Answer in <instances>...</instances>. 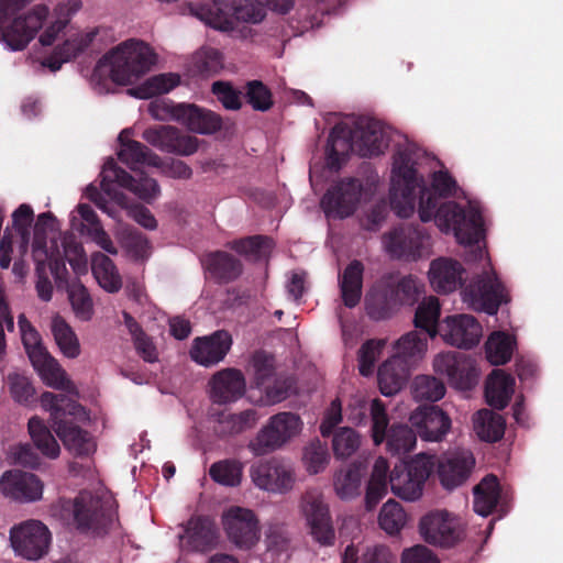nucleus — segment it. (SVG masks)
Segmentation results:
<instances>
[{"instance_id": "obj_59", "label": "nucleus", "mask_w": 563, "mask_h": 563, "mask_svg": "<svg viewBox=\"0 0 563 563\" xmlns=\"http://www.w3.org/2000/svg\"><path fill=\"white\" fill-rule=\"evenodd\" d=\"M483 334L482 325L471 314H460V349L477 345Z\"/></svg>"}, {"instance_id": "obj_38", "label": "nucleus", "mask_w": 563, "mask_h": 563, "mask_svg": "<svg viewBox=\"0 0 563 563\" xmlns=\"http://www.w3.org/2000/svg\"><path fill=\"white\" fill-rule=\"evenodd\" d=\"M80 7V0H66L58 3L54 10L55 20L45 29L43 34H41L40 43L43 46L52 45L59 33L66 29L71 15L75 14Z\"/></svg>"}, {"instance_id": "obj_9", "label": "nucleus", "mask_w": 563, "mask_h": 563, "mask_svg": "<svg viewBox=\"0 0 563 563\" xmlns=\"http://www.w3.org/2000/svg\"><path fill=\"white\" fill-rule=\"evenodd\" d=\"M433 468V457L426 454L417 455L409 463L396 464L389 476L391 492L407 501L419 499Z\"/></svg>"}, {"instance_id": "obj_7", "label": "nucleus", "mask_w": 563, "mask_h": 563, "mask_svg": "<svg viewBox=\"0 0 563 563\" xmlns=\"http://www.w3.org/2000/svg\"><path fill=\"white\" fill-rule=\"evenodd\" d=\"M57 507L63 519L73 521L82 532H106L115 518L113 501L90 492H80L74 499L59 498Z\"/></svg>"}, {"instance_id": "obj_43", "label": "nucleus", "mask_w": 563, "mask_h": 563, "mask_svg": "<svg viewBox=\"0 0 563 563\" xmlns=\"http://www.w3.org/2000/svg\"><path fill=\"white\" fill-rule=\"evenodd\" d=\"M209 475L213 482L225 487H236L243 477V464L235 459H224L211 464Z\"/></svg>"}, {"instance_id": "obj_3", "label": "nucleus", "mask_w": 563, "mask_h": 563, "mask_svg": "<svg viewBox=\"0 0 563 563\" xmlns=\"http://www.w3.org/2000/svg\"><path fill=\"white\" fill-rule=\"evenodd\" d=\"M387 146L384 131L377 120L360 118L353 126L335 124L327 145V164L331 169H340L347 153L353 150L362 157L378 156Z\"/></svg>"}, {"instance_id": "obj_25", "label": "nucleus", "mask_w": 563, "mask_h": 563, "mask_svg": "<svg viewBox=\"0 0 563 563\" xmlns=\"http://www.w3.org/2000/svg\"><path fill=\"white\" fill-rule=\"evenodd\" d=\"M423 540L441 548L453 547L457 534L446 511H432L423 516L419 523Z\"/></svg>"}, {"instance_id": "obj_53", "label": "nucleus", "mask_w": 563, "mask_h": 563, "mask_svg": "<svg viewBox=\"0 0 563 563\" xmlns=\"http://www.w3.org/2000/svg\"><path fill=\"white\" fill-rule=\"evenodd\" d=\"M360 446V437L349 427L338 429L333 433L332 449L336 459H346L354 454Z\"/></svg>"}, {"instance_id": "obj_5", "label": "nucleus", "mask_w": 563, "mask_h": 563, "mask_svg": "<svg viewBox=\"0 0 563 563\" xmlns=\"http://www.w3.org/2000/svg\"><path fill=\"white\" fill-rule=\"evenodd\" d=\"M157 55L144 41L126 40L97 63L96 70L109 69L111 80L119 85H130L140 79L156 64Z\"/></svg>"}, {"instance_id": "obj_32", "label": "nucleus", "mask_w": 563, "mask_h": 563, "mask_svg": "<svg viewBox=\"0 0 563 563\" xmlns=\"http://www.w3.org/2000/svg\"><path fill=\"white\" fill-rule=\"evenodd\" d=\"M126 133L128 129L123 130L118 137L121 146L118 152L119 159L133 170L136 169V165L139 164L159 167L161 157L153 153L146 145L137 141L124 142V135Z\"/></svg>"}, {"instance_id": "obj_55", "label": "nucleus", "mask_w": 563, "mask_h": 563, "mask_svg": "<svg viewBox=\"0 0 563 563\" xmlns=\"http://www.w3.org/2000/svg\"><path fill=\"white\" fill-rule=\"evenodd\" d=\"M7 384L14 401L29 405L33 400L35 388L27 376L20 373H10L7 376Z\"/></svg>"}, {"instance_id": "obj_46", "label": "nucleus", "mask_w": 563, "mask_h": 563, "mask_svg": "<svg viewBox=\"0 0 563 563\" xmlns=\"http://www.w3.org/2000/svg\"><path fill=\"white\" fill-rule=\"evenodd\" d=\"M411 394L417 401L435 402L445 395V385L434 376L418 375L411 384Z\"/></svg>"}, {"instance_id": "obj_11", "label": "nucleus", "mask_w": 563, "mask_h": 563, "mask_svg": "<svg viewBox=\"0 0 563 563\" xmlns=\"http://www.w3.org/2000/svg\"><path fill=\"white\" fill-rule=\"evenodd\" d=\"M431 236L420 225L400 224L384 233L382 241L391 258L417 261L430 253Z\"/></svg>"}, {"instance_id": "obj_13", "label": "nucleus", "mask_w": 563, "mask_h": 563, "mask_svg": "<svg viewBox=\"0 0 563 563\" xmlns=\"http://www.w3.org/2000/svg\"><path fill=\"white\" fill-rule=\"evenodd\" d=\"M101 176L100 187L109 196L112 195L114 184L132 191L147 203L154 201L161 194L156 179L146 176L143 172L133 177L122 167L118 166L113 159L104 164Z\"/></svg>"}, {"instance_id": "obj_20", "label": "nucleus", "mask_w": 563, "mask_h": 563, "mask_svg": "<svg viewBox=\"0 0 563 563\" xmlns=\"http://www.w3.org/2000/svg\"><path fill=\"white\" fill-rule=\"evenodd\" d=\"M43 483L33 473L8 471L0 478V490L5 497L20 503H33L42 498Z\"/></svg>"}, {"instance_id": "obj_6", "label": "nucleus", "mask_w": 563, "mask_h": 563, "mask_svg": "<svg viewBox=\"0 0 563 563\" xmlns=\"http://www.w3.org/2000/svg\"><path fill=\"white\" fill-rule=\"evenodd\" d=\"M31 1L5 0L0 2V41L4 42L12 51L25 48L48 16V8L37 4L25 15L12 19L15 12Z\"/></svg>"}, {"instance_id": "obj_30", "label": "nucleus", "mask_w": 563, "mask_h": 563, "mask_svg": "<svg viewBox=\"0 0 563 563\" xmlns=\"http://www.w3.org/2000/svg\"><path fill=\"white\" fill-rule=\"evenodd\" d=\"M515 391V378L501 369H494L485 387L487 404L498 410L508 406Z\"/></svg>"}, {"instance_id": "obj_17", "label": "nucleus", "mask_w": 563, "mask_h": 563, "mask_svg": "<svg viewBox=\"0 0 563 563\" xmlns=\"http://www.w3.org/2000/svg\"><path fill=\"white\" fill-rule=\"evenodd\" d=\"M302 512L306 517L310 534L321 545H332L335 533L328 505L320 495L307 493L301 501Z\"/></svg>"}, {"instance_id": "obj_14", "label": "nucleus", "mask_w": 563, "mask_h": 563, "mask_svg": "<svg viewBox=\"0 0 563 563\" xmlns=\"http://www.w3.org/2000/svg\"><path fill=\"white\" fill-rule=\"evenodd\" d=\"M363 192V183L357 178H343L327 190L321 208L328 218L344 219L352 216Z\"/></svg>"}, {"instance_id": "obj_18", "label": "nucleus", "mask_w": 563, "mask_h": 563, "mask_svg": "<svg viewBox=\"0 0 563 563\" xmlns=\"http://www.w3.org/2000/svg\"><path fill=\"white\" fill-rule=\"evenodd\" d=\"M229 539L240 549H251L260 539L258 520L250 509L230 508L223 516Z\"/></svg>"}, {"instance_id": "obj_48", "label": "nucleus", "mask_w": 563, "mask_h": 563, "mask_svg": "<svg viewBox=\"0 0 563 563\" xmlns=\"http://www.w3.org/2000/svg\"><path fill=\"white\" fill-rule=\"evenodd\" d=\"M407 515L399 503L387 500L379 512V527L388 534H397L406 525Z\"/></svg>"}, {"instance_id": "obj_37", "label": "nucleus", "mask_w": 563, "mask_h": 563, "mask_svg": "<svg viewBox=\"0 0 563 563\" xmlns=\"http://www.w3.org/2000/svg\"><path fill=\"white\" fill-rule=\"evenodd\" d=\"M473 493L474 511L482 517H487L496 507L499 499L500 488L497 477L493 474L486 475L479 484L474 487Z\"/></svg>"}, {"instance_id": "obj_16", "label": "nucleus", "mask_w": 563, "mask_h": 563, "mask_svg": "<svg viewBox=\"0 0 563 563\" xmlns=\"http://www.w3.org/2000/svg\"><path fill=\"white\" fill-rule=\"evenodd\" d=\"M250 474L258 488L272 493H286L295 483L292 466L278 457L258 462L251 467Z\"/></svg>"}, {"instance_id": "obj_51", "label": "nucleus", "mask_w": 563, "mask_h": 563, "mask_svg": "<svg viewBox=\"0 0 563 563\" xmlns=\"http://www.w3.org/2000/svg\"><path fill=\"white\" fill-rule=\"evenodd\" d=\"M251 363L254 368V384L257 388L266 386L277 374L275 356L264 350L254 352Z\"/></svg>"}, {"instance_id": "obj_22", "label": "nucleus", "mask_w": 563, "mask_h": 563, "mask_svg": "<svg viewBox=\"0 0 563 563\" xmlns=\"http://www.w3.org/2000/svg\"><path fill=\"white\" fill-rule=\"evenodd\" d=\"M209 396L213 404L228 405L242 398L246 390L243 373L236 368H224L212 375Z\"/></svg>"}, {"instance_id": "obj_39", "label": "nucleus", "mask_w": 563, "mask_h": 563, "mask_svg": "<svg viewBox=\"0 0 563 563\" xmlns=\"http://www.w3.org/2000/svg\"><path fill=\"white\" fill-rule=\"evenodd\" d=\"M51 331L62 354L68 358H76L80 354V343L67 321L59 314L52 318Z\"/></svg>"}, {"instance_id": "obj_62", "label": "nucleus", "mask_w": 563, "mask_h": 563, "mask_svg": "<svg viewBox=\"0 0 563 563\" xmlns=\"http://www.w3.org/2000/svg\"><path fill=\"white\" fill-rule=\"evenodd\" d=\"M211 91L227 110L236 111L242 108L241 92L231 82L214 81Z\"/></svg>"}, {"instance_id": "obj_44", "label": "nucleus", "mask_w": 563, "mask_h": 563, "mask_svg": "<svg viewBox=\"0 0 563 563\" xmlns=\"http://www.w3.org/2000/svg\"><path fill=\"white\" fill-rule=\"evenodd\" d=\"M362 481L361 466L356 464L349 465L345 470H340L334 475V489L341 499H351L360 495Z\"/></svg>"}, {"instance_id": "obj_41", "label": "nucleus", "mask_w": 563, "mask_h": 563, "mask_svg": "<svg viewBox=\"0 0 563 563\" xmlns=\"http://www.w3.org/2000/svg\"><path fill=\"white\" fill-rule=\"evenodd\" d=\"M515 345L516 341L510 334L503 331L493 332L485 343L488 362L496 366L506 364L512 356Z\"/></svg>"}, {"instance_id": "obj_36", "label": "nucleus", "mask_w": 563, "mask_h": 563, "mask_svg": "<svg viewBox=\"0 0 563 563\" xmlns=\"http://www.w3.org/2000/svg\"><path fill=\"white\" fill-rule=\"evenodd\" d=\"M473 428L482 441L493 443L504 437L506 421L501 415L482 409L474 415Z\"/></svg>"}, {"instance_id": "obj_31", "label": "nucleus", "mask_w": 563, "mask_h": 563, "mask_svg": "<svg viewBox=\"0 0 563 563\" xmlns=\"http://www.w3.org/2000/svg\"><path fill=\"white\" fill-rule=\"evenodd\" d=\"M364 265L358 260H353L339 276V285L343 303L347 308L358 305L362 297Z\"/></svg>"}, {"instance_id": "obj_54", "label": "nucleus", "mask_w": 563, "mask_h": 563, "mask_svg": "<svg viewBox=\"0 0 563 563\" xmlns=\"http://www.w3.org/2000/svg\"><path fill=\"white\" fill-rule=\"evenodd\" d=\"M386 341L371 339L364 342L358 351V371L362 376H369L375 367Z\"/></svg>"}, {"instance_id": "obj_61", "label": "nucleus", "mask_w": 563, "mask_h": 563, "mask_svg": "<svg viewBox=\"0 0 563 563\" xmlns=\"http://www.w3.org/2000/svg\"><path fill=\"white\" fill-rule=\"evenodd\" d=\"M421 295V287L412 276L402 277L393 290L395 300L401 305H415Z\"/></svg>"}, {"instance_id": "obj_50", "label": "nucleus", "mask_w": 563, "mask_h": 563, "mask_svg": "<svg viewBox=\"0 0 563 563\" xmlns=\"http://www.w3.org/2000/svg\"><path fill=\"white\" fill-rule=\"evenodd\" d=\"M296 379L292 375L277 373L271 383L262 386L266 399L271 404H277L287 399L296 389Z\"/></svg>"}, {"instance_id": "obj_10", "label": "nucleus", "mask_w": 563, "mask_h": 563, "mask_svg": "<svg viewBox=\"0 0 563 563\" xmlns=\"http://www.w3.org/2000/svg\"><path fill=\"white\" fill-rule=\"evenodd\" d=\"M152 114L157 119H165L168 114L173 120L185 125L189 131L198 134H213L222 129L220 114L195 103H174L173 101L151 106Z\"/></svg>"}, {"instance_id": "obj_52", "label": "nucleus", "mask_w": 563, "mask_h": 563, "mask_svg": "<svg viewBox=\"0 0 563 563\" xmlns=\"http://www.w3.org/2000/svg\"><path fill=\"white\" fill-rule=\"evenodd\" d=\"M245 99L255 111L261 112L268 111L274 104L271 89L263 81L256 79L246 82Z\"/></svg>"}, {"instance_id": "obj_29", "label": "nucleus", "mask_w": 563, "mask_h": 563, "mask_svg": "<svg viewBox=\"0 0 563 563\" xmlns=\"http://www.w3.org/2000/svg\"><path fill=\"white\" fill-rule=\"evenodd\" d=\"M211 277L219 284L238 279L243 272L242 262L225 251L207 254L202 261Z\"/></svg>"}, {"instance_id": "obj_28", "label": "nucleus", "mask_w": 563, "mask_h": 563, "mask_svg": "<svg viewBox=\"0 0 563 563\" xmlns=\"http://www.w3.org/2000/svg\"><path fill=\"white\" fill-rule=\"evenodd\" d=\"M96 35L97 32L91 31L69 36L62 45L56 46L52 54L44 58L42 65L52 71L59 70L64 63L71 60L82 53L92 43Z\"/></svg>"}, {"instance_id": "obj_8", "label": "nucleus", "mask_w": 563, "mask_h": 563, "mask_svg": "<svg viewBox=\"0 0 563 563\" xmlns=\"http://www.w3.org/2000/svg\"><path fill=\"white\" fill-rule=\"evenodd\" d=\"M371 435L375 445L386 442V450L393 455L409 453L417 443V433L407 424H393L384 402L376 398L369 406Z\"/></svg>"}, {"instance_id": "obj_56", "label": "nucleus", "mask_w": 563, "mask_h": 563, "mask_svg": "<svg viewBox=\"0 0 563 563\" xmlns=\"http://www.w3.org/2000/svg\"><path fill=\"white\" fill-rule=\"evenodd\" d=\"M33 221L34 211L27 203L20 205L12 213V228L19 234L22 247L30 243Z\"/></svg>"}, {"instance_id": "obj_19", "label": "nucleus", "mask_w": 563, "mask_h": 563, "mask_svg": "<svg viewBox=\"0 0 563 563\" xmlns=\"http://www.w3.org/2000/svg\"><path fill=\"white\" fill-rule=\"evenodd\" d=\"M142 137L159 151L188 156L197 152L198 139L181 133L172 125H158L146 129Z\"/></svg>"}, {"instance_id": "obj_24", "label": "nucleus", "mask_w": 563, "mask_h": 563, "mask_svg": "<svg viewBox=\"0 0 563 563\" xmlns=\"http://www.w3.org/2000/svg\"><path fill=\"white\" fill-rule=\"evenodd\" d=\"M232 345V336L225 330H218L209 336L196 338L190 349V357L206 367L221 362Z\"/></svg>"}, {"instance_id": "obj_57", "label": "nucleus", "mask_w": 563, "mask_h": 563, "mask_svg": "<svg viewBox=\"0 0 563 563\" xmlns=\"http://www.w3.org/2000/svg\"><path fill=\"white\" fill-rule=\"evenodd\" d=\"M302 460L310 474H318L329 462L328 449L319 440L311 441L303 450Z\"/></svg>"}, {"instance_id": "obj_23", "label": "nucleus", "mask_w": 563, "mask_h": 563, "mask_svg": "<svg viewBox=\"0 0 563 563\" xmlns=\"http://www.w3.org/2000/svg\"><path fill=\"white\" fill-rule=\"evenodd\" d=\"M257 420L258 413L255 409H246L239 413L213 408L209 410V421L212 424L213 434L222 440L252 429Z\"/></svg>"}, {"instance_id": "obj_40", "label": "nucleus", "mask_w": 563, "mask_h": 563, "mask_svg": "<svg viewBox=\"0 0 563 563\" xmlns=\"http://www.w3.org/2000/svg\"><path fill=\"white\" fill-rule=\"evenodd\" d=\"M27 429L35 448L48 459H57L60 448L44 421L34 416L29 420Z\"/></svg>"}, {"instance_id": "obj_34", "label": "nucleus", "mask_w": 563, "mask_h": 563, "mask_svg": "<svg viewBox=\"0 0 563 563\" xmlns=\"http://www.w3.org/2000/svg\"><path fill=\"white\" fill-rule=\"evenodd\" d=\"M429 280L437 292L453 291L457 285V262L445 257L433 260L429 268Z\"/></svg>"}, {"instance_id": "obj_60", "label": "nucleus", "mask_w": 563, "mask_h": 563, "mask_svg": "<svg viewBox=\"0 0 563 563\" xmlns=\"http://www.w3.org/2000/svg\"><path fill=\"white\" fill-rule=\"evenodd\" d=\"M179 84V76L176 74H161L147 79L142 88V98H150L154 95L167 93Z\"/></svg>"}, {"instance_id": "obj_15", "label": "nucleus", "mask_w": 563, "mask_h": 563, "mask_svg": "<svg viewBox=\"0 0 563 563\" xmlns=\"http://www.w3.org/2000/svg\"><path fill=\"white\" fill-rule=\"evenodd\" d=\"M10 542L19 555L37 560L48 550L51 532L41 521L26 520L11 528Z\"/></svg>"}, {"instance_id": "obj_45", "label": "nucleus", "mask_w": 563, "mask_h": 563, "mask_svg": "<svg viewBox=\"0 0 563 563\" xmlns=\"http://www.w3.org/2000/svg\"><path fill=\"white\" fill-rule=\"evenodd\" d=\"M272 239L265 235H251L229 242V249L255 261L264 257L272 249Z\"/></svg>"}, {"instance_id": "obj_63", "label": "nucleus", "mask_w": 563, "mask_h": 563, "mask_svg": "<svg viewBox=\"0 0 563 563\" xmlns=\"http://www.w3.org/2000/svg\"><path fill=\"white\" fill-rule=\"evenodd\" d=\"M433 368L438 374L448 376L450 386L457 389V352L438 354L433 361Z\"/></svg>"}, {"instance_id": "obj_1", "label": "nucleus", "mask_w": 563, "mask_h": 563, "mask_svg": "<svg viewBox=\"0 0 563 563\" xmlns=\"http://www.w3.org/2000/svg\"><path fill=\"white\" fill-rule=\"evenodd\" d=\"M488 225L481 201L460 188V292L473 310L495 316L508 299L487 252Z\"/></svg>"}, {"instance_id": "obj_35", "label": "nucleus", "mask_w": 563, "mask_h": 563, "mask_svg": "<svg viewBox=\"0 0 563 563\" xmlns=\"http://www.w3.org/2000/svg\"><path fill=\"white\" fill-rule=\"evenodd\" d=\"M185 534L191 549L200 552L211 549L217 538L212 522L200 516L188 520Z\"/></svg>"}, {"instance_id": "obj_26", "label": "nucleus", "mask_w": 563, "mask_h": 563, "mask_svg": "<svg viewBox=\"0 0 563 563\" xmlns=\"http://www.w3.org/2000/svg\"><path fill=\"white\" fill-rule=\"evenodd\" d=\"M410 365L408 361L399 356H391L386 360L377 372V382L380 393L384 396L396 395L406 385Z\"/></svg>"}, {"instance_id": "obj_21", "label": "nucleus", "mask_w": 563, "mask_h": 563, "mask_svg": "<svg viewBox=\"0 0 563 563\" xmlns=\"http://www.w3.org/2000/svg\"><path fill=\"white\" fill-rule=\"evenodd\" d=\"M409 421L424 441H441L451 428L450 417L438 406H420L411 412Z\"/></svg>"}, {"instance_id": "obj_42", "label": "nucleus", "mask_w": 563, "mask_h": 563, "mask_svg": "<svg viewBox=\"0 0 563 563\" xmlns=\"http://www.w3.org/2000/svg\"><path fill=\"white\" fill-rule=\"evenodd\" d=\"M441 307L437 297H429L421 301L415 313L413 323L417 329L423 330L430 338L438 334V322Z\"/></svg>"}, {"instance_id": "obj_47", "label": "nucleus", "mask_w": 563, "mask_h": 563, "mask_svg": "<svg viewBox=\"0 0 563 563\" xmlns=\"http://www.w3.org/2000/svg\"><path fill=\"white\" fill-rule=\"evenodd\" d=\"M426 351L427 336L411 331L396 342V354L394 356L402 357L412 367L418 360L423 357Z\"/></svg>"}, {"instance_id": "obj_64", "label": "nucleus", "mask_w": 563, "mask_h": 563, "mask_svg": "<svg viewBox=\"0 0 563 563\" xmlns=\"http://www.w3.org/2000/svg\"><path fill=\"white\" fill-rule=\"evenodd\" d=\"M438 476L441 484L446 489L457 487V454L452 453L450 456H443L438 461Z\"/></svg>"}, {"instance_id": "obj_27", "label": "nucleus", "mask_w": 563, "mask_h": 563, "mask_svg": "<svg viewBox=\"0 0 563 563\" xmlns=\"http://www.w3.org/2000/svg\"><path fill=\"white\" fill-rule=\"evenodd\" d=\"M26 354L34 369L47 386L55 389L64 388L66 382L65 371L42 343L31 347V350L26 351Z\"/></svg>"}, {"instance_id": "obj_33", "label": "nucleus", "mask_w": 563, "mask_h": 563, "mask_svg": "<svg viewBox=\"0 0 563 563\" xmlns=\"http://www.w3.org/2000/svg\"><path fill=\"white\" fill-rule=\"evenodd\" d=\"M91 271L99 286L110 294L122 288V278L113 261L101 252L91 255Z\"/></svg>"}, {"instance_id": "obj_2", "label": "nucleus", "mask_w": 563, "mask_h": 563, "mask_svg": "<svg viewBox=\"0 0 563 563\" xmlns=\"http://www.w3.org/2000/svg\"><path fill=\"white\" fill-rule=\"evenodd\" d=\"M417 175L415 153L406 147L394 155L389 202L399 218H409L416 208V190L419 188L418 213L422 222L434 219L438 227L457 240V202L442 201L455 185L446 172L432 175L431 188L421 186Z\"/></svg>"}, {"instance_id": "obj_4", "label": "nucleus", "mask_w": 563, "mask_h": 563, "mask_svg": "<svg viewBox=\"0 0 563 563\" xmlns=\"http://www.w3.org/2000/svg\"><path fill=\"white\" fill-rule=\"evenodd\" d=\"M41 406L49 412L56 434L65 448L75 456H89L96 450L92 435L74 422L66 420L67 416H77L84 407L64 394L44 391L41 395Z\"/></svg>"}, {"instance_id": "obj_12", "label": "nucleus", "mask_w": 563, "mask_h": 563, "mask_svg": "<svg viewBox=\"0 0 563 563\" xmlns=\"http://www.w3.org/2000/svg\"><path fill=\"white\" fill-rule=\"evenodd\" d=\"M301 427L302 422L298 415L288 411L278 412L268 419L249 446L256 455L271 453L296 437Z\"/></svg>"}, {"instance_id": "obj_58", "label": "nucleus", "mask_w": 563, "mask_h": 563, "mask_svg": "<svg viewBox=\"0 0 563 563\" xmlns=\"http://www.w3.org/2000/svg\"><path fill=\"white\" fill-rule=\"evenodd\" d=\"M367 316L376 321L388 319L393 312L390 299L386 292H369L365 299Z\"/></svg>"}, {"instance_id": "obj_49", "label": "nucleus", "mask_w": 563, "mask_h": 563, "mask_svg": "<svg viewBox=\"0 0 563 563\" xmlns=\"http://www.w3.org/2000/svg\"><path fill=\"white\" fill-rule=\"evenodd\" d=\"M67 292L76 318L89 321L93 316V303L88 289L81 283H73Z\"/></svg>"}]
</instances>
